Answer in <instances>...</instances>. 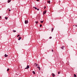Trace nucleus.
<instances>
[{
    "mask_svg": "<svg viewBox=\"0 0 77 77\" xmlns=\"http://www.w3.org/2000/svg\"><path fill=\"white\" fill-rule=\"evenodd\" d=\"M29 22L28 20H26L25 21V24H27V23Z\"/></svg>",
    "mask_w": 77,
    "mask_h": 77,
    "instance_id": "1",
    "label": "nucleus"
},
{
    "mask_svg": "<svg viewBox=\"0 0 77 77\" xmlns=\"http://www.w3.org/2000/svg\"><path fill=\"white\" fill-rule=\"evenodd\" d=\"M46 12H47V11H45L43 12V14L44 15L46 14Z\"/></svg>",
    "mask_w": 77,
    "mask_h": 77,
    "instance_id": "2",
    "label": "nucleus"
},
{
    "mask_svg": "<svg viewBox=\"0 0 77 77\" xmlns=\"http://www.w3.org/2000/svg\"><path fill=\"white\" fill-rule=\"evenodd\" d=\"M37 68H38L39 70H41V68H40V67L38 66H37Z\"/></svg>",
    "mask_w": 77,
    "mask_h": 77,
    "instance_id": "3",
    "label": "nucleus"
},
{
    "mask_svg": "<svg viewBox=\"0 0 77 77\" xmlns=\"http://www.w3.org/2000/svg\"><path fill=\"white\" fill-rule=\"evenodd\" d=\"M29 66H27L26 68H25V69H29Z\"/></svg>",
    "mask_w": 77,
    "mask_h": 77,
    "instance_id": "4",
    "label": "nucleus"
},
{
    "mask_svg": "<svg viewBox=\"0 0 77 77\" xmlns=\"http://www.w3.org/2000/svg\"><path fill=\"white\" fill-rule=\"evenodd\" d=\"M64 48H65V46H63L61 48V49H62L63 50H64V49H63Z\"/></svg>",
    "mask_w": 77,
    "mask_h": 77,
    "instance_id": "5",
    "label": "nucleus"
},
{
    "mask_svg": "<svg viewBox=\"0 0 77 77\" xmlns=\"http://www.w3.org/2000/svg\"><path fill=\"white\" fill-rule=\"evenodd\" d=\"M52 75L53 77H55V75L53 73H52Z\"/></svg>",
    "mask_w": 77,
    "mask_h": 77,
    "instance_id": "6",
    "label": "nucleus"
},
{
    "mask_svg": "<svg viewBox=\"0 0 77 77\" xmlns=\"http://www.w3.org/2000/svg\"><path fill=\"white\" fill-rule=\"evenodd\" d=\"M47 3H48L49 4H50V1H48L47 2Z\"/></svg>",
    "mask_w": 77,
    "mask_h": 77,
    "instance_id": "7",
    "label": "nucleus"
},
{
    "mask_svg": "<svg viewBox=\"0 0 77 77\" xmlns=\"http://www.w3.org/2000/svg\"><path fill=\"white\" fill-rule=\"evenodd\" d=\"M8 56V55H7L6 54H5V57H6Z\"/></svg>",
    "mask_w": 77,
    "mask_h": 77,
    "instance_id": "8",
    "label": "nucleus"
},
{
    "mask_svg": "<svg viewBox=\"0 0 77 77\" xmlns=\"http://www.w3.org/2000/svg\"><path fill=\"white\" fill-rule=\"evenodd\" d=\"M21 39V37H19V39H18V40H20V39Z\"/></svg>",
    "mask_w": 77,
    "mask_h": 77,
    "instance_id": "9",
    "label": "nucleus"
},
{
    "mask_svg": "<svg viewBox=\"0 0 77 77\" xmlns=\"http://www.w3.org/2000/svg\"><path fill=\"white\" fill-rule=\"evenodd\" d=\"M38 65V64H36V63H35L34 64V66H36Z\"/></svg>",
    "mask_w": 77,
    "mask_h": 77,
    "instance_id": "10",
    "label": "nucleus"
},
{
    "mask_svg": "<svg viewBox=\"0 0 77 77\" xmlns=\"http://www.w3.org/2000/svg\"><path fill=\"white\" fill-rule=\"evenodd\" d=\"M11 0H8V3H10L11 2Z\"/></svg>",
    "mask_w": 77,
    "mask_h": 77,
    "instance_id": "11",
    "label": "nucleus"
},
{
    "mask_svg": "<svg viewBox=\"0 0 77 77\" xmlns=\"http://www.w3.org/2000/svg\"><path fill=\"white\" fill-rule=\"evenodd\" d=\"M8 17H5V20H8Z\"/></svg>",
    "mask_w": 77,
    "mask_h": 77,
    "instance_id": "12",
    "label": "nucleus"
},
{
    "mask_svg": "<svg viewBox=\"0 0 77 77\" xmlns=\"http://www.w3.org/2000/svg\"><path fill=\"white\" fill-rule=\"evenodd\" d=\"M32 72L33 73V74H35V71H33Z\"/></svg>",
    "mask_w": 77,
    "mask_h": 77,
    "instance_id": "13",
    "label": "nucleus"
},
{
    "mask_svg": "<svg viewBox=\"0 0 77 77\" xmlns=\"http://www.w3.org/2000/svg\"><path fill=\"white\" fill-rule=\"evenodd\" d=\"M33 8L35 9H37V8L36 7H33Z\"/></svg>",
    "mask_w": 77,
    "mask_h": 77,
    "instance_id": "14",
    "label": "nucleus"
},
{
    "mask_svg": "<svg viewBox=\"0 0 77 77\" xmlns=\"http://www.w3.org/2000/svg\"><path fill=\"white\" fill-rule=\"evenodd\" d=\"M43 22H44V20H43L42 21H41L40 23H43Z\"/></svg>",
    "mask_w": 77,
    "mask_h": 77,
    "instance_id": "15",
    "label": "nucleus"
},
{
    "mask_svg": "<svg viewBox=\"0 0 77 77\" xmlns=\"http://www.w3.org/2000/svg\"><path fill=\"white\" fill-rule=\"evenodd\" d=\"M35 23L36 24H38V21H35Z\"/></svg>",
    "mask_w": 77,
    "mask_h": 77,
    "instance_id": "16",
    "label": "nucleus"
},
{
    "mask_svg": "<svg viewBox=\"0 0 77 77\" xmlns=\"http://www.w3.org/2000/svg\"><path fill=\"white\" fill-rule=\"evenodd\" d=\"M74 77H76V75L74 74Z\"/></svg>",
    "mask_w": 77,
    "mask_h": 77,
    "instance_id": "17",
    "label": "nucleus"
},
{
    "mask_svg": "<svg viewBox=\"0 0 77 77\" xmlns=\"http://www.w3.org/2000/svg\"><path fill=\"white\" fill-rule=\"evenodd\" d=\"M42 25L41 24V25H40V27H42Z\"/></svg>",
    "mask_w": 77,
    "mask_h": 77,
    "instance_id": "18",
    "label": "nucleus"
},
{
    "mask_svg": "<svg viewBox=\"0 0 77 77\" xmlns=\"http://www.w3.org/2000/svg\"><path fill=\"white\" fill-rule=\"evenodd\" d=\"M9 69L8 68L7 70V71H9Z\"/></svg>",
    "mask_w": 77,
    "mask_h": 77,
    "instance_id": "19",
    "label": "nucleus"
},
{
    "mask_svg": "<svg viewBox=\"0 0 77 77\" xmlns=\"http://www.w3.org/2000/svg\"><path fill=\"white\" fill-rule=\"evenodd\" d=\"M52 29L51 30V32H53V28H52Z\"/></svg>",
    "mask_w": 77,
    "mask_h": 77,
    "instance_id": "20",
    "label": "nucleus"
},
{
    "mask_svg": "<svg viewBox=\"0 0 77 77\" xmlns=\"http://www.w3.org/2000/svg\"><path fill=\"white\" fill-rule=\"evenodd\" d=\"M13 31L14 32H16V31L15 30H13Z\"/></svg>",
    "mask_w": 77,
    "mask_h": 77,
    "instance_id": "21",
    "label": "nucleus"
},
{
    "mask_svg": "<svg viewBox=\"0 0 77 77\" xmlns=\"http://www.w3.org/2000/svg\"><path fill=\"white\" fill-rule=\"evenodd\" d=\"M37 10V11H39V9L38 8H37V9H36Z\"/></svg>",
    "mask_w": 77,
    "mask_h": 77,
    "instance_id": "22",
    "label": "nucleus"
},
{
    "mask_svg": "<svg viewBox=\"0 0 77 77\" xmlns=\"http://www.w3.org/2000/svg\"><path fill=\"white\" fill-rule=\"evenodd\" d=\"M51 38H52V37H49V39H51Z\"/></svg>",
    "mask_w": 77,
    "mask_h": 77,
    "instance_id": "23",
    "label": "nucleus"
},
{
    "mask_svg": "<svg viewBox=\"0 0 77 77\" xmlns=\"http://www.w3.org/2000/svg\"><path fill=\"white\" fill-rule=\"evenodd\" d=\"M19 36H20V35H18L17 36V37H19Z\"/></svg>",
    "mask_w": 77,
    "mask_h": 77,
    "instance_id": "24",
    "label": "nucleus"
},
{
    "mask_svg": "<svg viewBox=\"0 0 77 77\" xmlns=\"http://www.w3.org/2000/svg\"><path fill=\"white\" fill-rule=\"evenodd\" d=\"M60 74V72H58V74Z\"/></svg>",
    "mask_w": 77,
    "mask_h": 77,
    "instance_id": "25",
    "label": "nucleus"
},
{
    "mask_svg": "<svg viewBox=\"0 0 77 77\" xmlns=\"http://www.w3.org/2000/svg\"><path fill=\"white\" fill-rule=\"evenodd\" d=\"M45 8H46V7H45V6H44V9H45Z\"/></svg>",
    "mask_w": 77,
    "mask_h": 77,
    "instance_id": "26",
    "label": "nucleus"
},
{
    "mask_svg": "<svg viewBox=\"0 0 77 77\" xmlns=\"http://www.w3.org/2000/svg\"><path fill=\"white\" fill-rule=\"evenodd\" d=\"M52 52H53L54 51L53 49L52 50Z\"/></svg>",
    "mask_w": 77,
    "mask_h": 77,
    "instance_id": "27",
    "label": "nucleus"
},
{
    "mask_svg": "<svg viewBox=\"0 0 77 77\" xmlns=\"http://www.w3.org/2000/svg\"><path fill=\"white\" fill-rule=\"evenodd\" d=\"M37 2H39V0H37Z\"/></svg>",
    "mask_w": 77,
    "mask_h": 77,
    "instance_id": "28",
    "label": "nucleus"
},
{
    "mask_svg": "<svg viewBox=\"0 0 77 77\" xmlns=\"http://www.w3.org/2000/svg\"><path fill=\"white\" fill-rule=\"evenodd\" d=\"M39 66V65H38H38L36 66Z\"/></svg>",
    "mask_w": 77,
    "mask_h": 77,
    "instance_id": "29",
    "label": "nucleus"
},
{
    "mask_svg": "<svg viewBox=\"0 0 77 77\" xmlns=\"http://www.w3.org/2000/svg\"><path fill=\"white\" fill-rule=\"evenodd\" d=\"M9 11H11V9L9 10Z\"/></svg>",
    "mask_w": 77,
    "mask_h": 77,
    "instance_id": "30",
    "label": "nucleus"
},
{
    "mask_svg": "<svg viewBox=\"0 0 77 77\" xmlns=\"http://www.w3.org/2000/svg\"><path fill=\"white\" fill-rule=\"evenodd\" d=\"M75 26H76V27H77V25H75Z\"/></svg>",
    "mask_w": 77,
    "mask_h": 77,
    "instance_id": "31",
    "label": "nucleus"
},
{
    "mask_svg": "<svg viewBox=\"0 0 77 77\" xmlns=\"http://www.w3.org/2000/svg\"><path fill=\"white\" fill-rule=\"evenodd\" d=\"M1 16H0V18H1Z\"/></svg>",
    "mask_w": 77,
    "mask_h": 77,
    "instance_id": "32",
    "label": "nucleus"
}]
</instances>
